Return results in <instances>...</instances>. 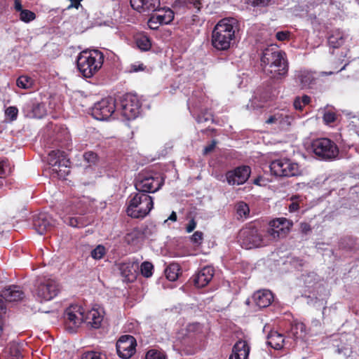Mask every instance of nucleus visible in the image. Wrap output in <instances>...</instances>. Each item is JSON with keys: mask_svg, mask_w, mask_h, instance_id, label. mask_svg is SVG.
<instances>
[{"mask_svg": "<svg viewBox=\"0 0 359 359\" xmlns=\"http://www.w3.org/2000/svg\"><path fill=\"white\" fill-rule=\"evenodd\" d=\"M156 18L155 16L152 14L148 20V25L151 29H157L161 24L158 23V22L154 19Z\"/></svg>", "mask_w": 359, "mask_h": 359, "instance_id": "nucleus-51", "label": "nucleus"}, {"mask_svg": "<svg viewBox=\"0 0 359 359\" xmlns=\"http://www.w3.org/2000/svg\"><path fill=\"white\" fill-rule=\"evenodd\" d=\"M288 158H280L273 161L270 164V170L272 174L276 176H278L279 175H283V172H282L287 163Z\"/></svg>", "mask_w": 359, "mask_h": 359, "instance_id": "nucleus-30", "label": "nucleus"}, {"mask_svg": "<svg viewBox=\"0 0 359 359\" xmlns=\"http://www.w3.org/2000/svg\"><path fill=\"white\" fill-rule=\"evenodd\" d=\"M293 121V117L285 109H279L270 114L265 121L268 125H276L279 129H286Z\"/></svg>", "mask_w": 359, "mask_h": 359, "instance_id": "nucleus-16", "label": "nucleus"}, {"mask_svg": "<svg viewBox=\"0 0 359 359\" xmlns=\"http://www.w3.org/2000/svg\"><path fill=\"white\" fill-rule=\"evenodd\" d=\"M136 46L141 51H148L151 48V42L149 36L144 34H139L135 39Z\"/></svg>", "mask_w": 359, "mask_h": 359, "instance_id": "nucleus-31", "label": "nucleus"}, {"mask_svg": "<svg viewBox=\"0 0 359 359\" xmlns=\"http://www.w3.org/2000/svg\"><path fill=\"white\" fill-rule=\"evenodd\" d=\"M154 208L153 198L149 194L137 191L132 193L127 201V215L134 219H143Z\"/></svg>", "mask_w": 359, "mask_h": 359, "instance_id": "nucleus-4", "label": "nucleus"}, {"mask_svg": "<svg viewBox=\"0 0 359 359\" xmlns=\"http://www.w3.org/2000/svg\"><path fill=\"white\" fill-rule=\"evenodd\" d=\"M252 298L257 306L266 308L273 302V294L269 290H260L254 293Z\"/></svg>", "mask_w": 359, "mask_h": 359, "instance_id": "nucleus-22", "label": "nucleus"}, {"mask_svg": "<svg viewBox=\"0 0 359 359\" xmlns=\"http://www.w3.org/2000/svg\"><path fill=\"white\" fill-rule=\"evenodd\" d=\"M16 83L19 88L26 89L31 86L32 79L27 76H20L17 79Z\"/></svg>", "mask_w": 359, "mask_h": 359, "instance_id": "nucleus-44", "label": "nucleus"}, {"mask_svg": "<svg viewBox=\"0 0 359 359\" xmlns=\"http://www.w3.org/2000/svg\"><path fill=\"white\" fill-rule=\"evenodd\" d=\"M238 239L242 247L246 249L259 248L269 244L265 231L259 229L252 223L240 230Z\"/></svg>", "mask_w": 359, "mask_h": 359, "instance_id": "nucleus-5", "label": "nucleus"}, {"mask_svg": "<svg viewBox=\"0 0 359 359\" xmlns=\"http://www.w3.org/2000/svg\"><path fill=\"white\" fill-rule=\"evenodd\" d=\"M285 167V169H284V170L282 171V172H283V175H279L278 177H290L301 175V170L299 164L292 162L290 159H288L287 163Z\"/></svg>", "mask_w": 359, "mask_h": 359, "instance_id": "nucleus-27", "label": "nucleus"}, {"mask_svg": "<svg viewBox=\"0 0 359 359\" xmlns=\"http://www.w3.org/2000/svg\"><path fill=\"white\" fill-rule=\"evenodd\" d=\"M180 266L177 263H171L165 270V274L170 281H175L178 278Z\"/></svg>", "mask_w": 359, "mask_h": 359, "instance_id": "nucleus-32", "label": "nucleus"}, {"mask_svg": "<svg viewBox=\"0 0 359 359\" xmlns=\"http://www.w3.org/2000/svg\"><path fill=\"white\" fill-rule=\"evenodd\" d=\"M254 6H264L268 4L271 0H248Z\"/></svg>", "mask_w": 359, "mask_h": 359, "instance_id": "nucleus-53", "label": "nucleus"}, {"mask_svg": "<svg viewBox=\"0 0 359 359\" xmlns=\"http://www.w3.org/2000/svg\"><path fill=\"white\" fill-rule=\"evenodd\" d=\"M18 109L15 107H8L6 111V115L11 118V121H14L17 118Z\"/></svg>", "mask_w": 359, "mask_h": 359, "instance_id": "nucleus-48", "label": "nucleus"}, {"mask_svg": "<svg viewBox=\"0 0 359 359\" xmlns=\"http://www.w3.org/2000/svg\"><path fill=\"white\" fill-rule=\"evenodd\" d=\"M251 168L248 165H241L228 170L225 173L227 183L231 186L241 185L248 181Z\"/></svg>", "mask_w": 359, "mask_h": 359, "instance_id": "nucleus-15", "label": "nucleus"}, {"mask_svg": "<svg viewBox=\"0 0 359 359\" xmlns=\"http://www.w3.org/2000/svg\"><path fill=\"white\" fill-rule=\"evenodd\" d=\"M136 339L129 334L121 336L116 344L117 354L123 359L130 358L136 352Z\"/></svg>", "mask_w": 359, "mask_h": 359, "instance_id": "nucleus-13", "label": "nucleus"}, {"mask_svg": "<svg viewBox=\"0 0 359 359\" xmlns=\"http://www.w3.org/2000/svg\"><path fill=\"white\" fill-rule=\"evenodd\" d=\"M46 115V105L43 103H36L32 107V116L41 118Z\"/></svg>", "mask_w": 359, "mask_h": 359, "instance_id": "nucleus-35", "label": "nucleus"}, {"mask_svg": "<svg viewBox=\"0 0 359 359\" xmlns=\"http://www.w3.org/2000/svg\"><path fill=\"white\" fill-rule=\"evenodd\" d=\"M327 41L329 46L332 48H339L345 42L344 34L339 29H332L328 33Z\"/></svg>", "mask_w": 359, "mask_h": 359, "instance_id": "nucleus-24", "label": "nucleus"}, {"mask_svg": "<svg viewBox=\"0 0 359 359\" xmlns=\"http://www.w3.org/2000/svg\"><path fill=\"white\" fill-rule=\"evenodd\" d=\"M145 359H167V355L162 350L152 348L146 353Z\"/></svg>", "mask_w": 359, "mask_h": 359, "instance_id": "nucleus-39", "label": "nucleus"}, {"mask_svg": "<svg viewBox=\"0 0 359 359\" xmlns=\"http://www.w3.org/2000/svg\"><path fill=\"white\" fill-rule=\"evenodd\" d=\"M196 222L194 218H192L188 223V224L186 226V231L187 233L192 232L195 228L196 227Z\"/></svg>", "mask_w": 359, "mask_h": 359, "instance_id": "nucleus-54", "label": "nucleus"}, {"mask_svg": "<svg viewBox=\"0 0 359 359\" xmlns=\"http://www.w3.org/2000/svg\"><path fill=\"white\" fill-rule=\"evenodd\" d=\"M295 82L302 89L311 88L317 79L316 73L309 69H300L295 72Z\"/></svg>", "mask_w": 359, "mask_h": 359, "instance_id": "nucleus-17", "label": "nucleus"}, {"mask_svg": "<svg viewBox=\"0 0 359 359\" xmlns=\"http://www.w3.org/2000/svg\"><path fill=\"white\" fill-rule=\"evenodd\" d=\"M184 2L187 8L195 13H199L203 7L201 0H184Z\"/></svg>", "mask_w": 359, "mask_h": 359, "instance_id": "nucleus-41", "label": "nucleus"}, {"mask_svg": "<svg viewBox=\"0 0 359 359\" xmlns=\"http://www.w3.org/2000/svg\"><path fill=\"white\" fill-rule=\"evenodd\" d=\"M48 161L53 168V171L57 173L59 177H64L69 172L67 170L69 160L66 158V153L59 149L52 150L48 154Z\"/></svg>", "mask_w": 359, "mask_h": 359, "instance_id": "nucleus-11", "label": "nucleus"}, {"mask_svg": "<svg viewBox=\"0 0 359 359\" xmlns=\"http://www.w3.org/2000/svg\"><path fill=\"white\" fill-rule=\"evenodd\" d=\"M311 149L318 159L325 161L335 160L339 154L337 144L327 137L313 140L311 143Z\"/></svg>", "mask_w": 359, "mask_h": 359, "instance_id": "nucleus-6", "label": "nucleus"}, {"mask_svg": "<svg viewBox=\"0 0 359 359\" xmlns=\"http://www.w3.org/2000/svg\"><path fill=\"white\" fill-rule=\"evenodd\" d=\"M71 4L68 6L67 9H70L72 8H75L76 9L79 8V7L81 6V1L82 0H69Z\"/></svg>", "mask_w": 359, "mask_h": 359, "instance_id": "nucleus-57", "label": "nucleus"}, {"mask_svg": "<svg viewBox=\"0 0 359 359\" xmlns=\"http://www.w3.org/2000/svg\"><path fill=\"white\" fill-rule=\"evenodd\" d=\"M293 105H294V107L295 108V109L299 110V111L303 110L302 103L300 101V97H297L294 99Z\"/></svg>", "mask_w": 359, "mask_h": 359, "instance_id": "nucleus-56", "label": "nucleus"}, {"mask_svg": "<svg viewBox=\"0 0 359 359\" xmlns=\"http://www.w3.org/2000/svg\"><path fill=\"white\" fill-rule=\"evenodd\" d=\"M177 214L175 211H172L170 215L168 217V219L172 221V222H176L177 221Z\"/></svg>", "mask_w": 359, "mask_h": 359, "instance_id": "nucleus-63", "label": "nucleus"}, {"mask_svg": "<svg viewBox=\"0 0 359 359\" xmlns=\"http://www.w3.org/2000/svg\"><path fill=\"white\" fill-rule=\"evenodd\" d=\"M70 211H72V212H75L76 213H78V214H83V210H77V209H75L74 208H71V210Z\"/></svg>", "mask_w": 359, "mask_h": 359, "instance_id": "nucleus-64", "label": "nucleus"}, {"mask_svg": "<svg viewBox=\"0 0 359 359\" xmlns=\"http://www.w3.org/2000/svg\"><path fill=\"white\" fill-rule=\"evenodd\" d=\"M60 290V285L55 280L43 278L37 280L35 294L40 302H47L55 298Z\"/></svg>", "mask_w": 359, "mask_h": 359, "instance_id": "nucleus-9", "label": "nucleus"}, {"mask_svg": "<svg viewBox=\"0 0 359 359\" xmlns=\"http://www.w3.org/2000/svg\"><path fill=\"white\" fill-rule=\"evenodd\" d=\"M267 339L268 344L273 348L280 350L283 347L285 337L278 332L275 330L271 331L268 334Z\"/></svg>", "mask_w": 359, "mask_h": 359, "instance_id": "nucleus-25", "label": "nucleus"}, {"mask_svg": "<svg viewBox=\"0 0 359 359\" xmlns=\"http://www.w3.org/2000/svg\"><path fill=\"white\" fill-rule=\"evenodd\" d=\"M104 58V54L99 50H83L77 57L78 69L84 77L91 78L102 67Z\"/></svg>", "mask_w": 359, "mask_h": 359, "instance_id": "nucleus-3", "label": "nucleus"}, {"mask_svg": "<svg viewBox=\"0 0 359 359\" xmlns=\"http://www.w3.org/2000/svg\"><path fill=\"white\" fill-rule=\"evenodd\" d=\"M0 297L8 302H14L22 300L25 294L21 287L18 285H9L5 287L0 292Z\"/></svg>", "mask_w": 359, "mask_h": 359, "instance_id": "nucleus-20", "label": "nucleus"}, {"mask_svg": "<svg viewBox=\"0 0 359 359\" xmlns=\"http://www.w3.org/2000/svg\"><path fill=\"white\" fill-rule=\"evenodd\" d=\"M115 109V100L112 97H107L94 104L91 109V114L95 119L104 121L111 117Z\"/></svg>", "mask_w": 359, "mask_h": 359, "instance_id": "nucleus-12", "label": "nucleus"}, {"mask_svg": "<svg viewBox=\"0 0 359 359\" xmlns=\"http://www.w3.org/2000/svg\"><path fill=\"white\" fill-rule=\"evenodd\" d=\"M232 350L233 352L238 353L243 359H248L250 348L246 341L240 339L233 345Z\"/></svg>", "mask_w": 359, "mask_h": 359, "instance_id": "nucleus-29", "label": "nucleus"}, {"mask_svg": "<svg viewBox=\"0 0 359 359\" xmlns=\"http://www.w3.org/2000/svg\"><path fill=\"white\" fill-rule=\"evenodd\" d=\"M293 222L285 217H278L272 219L265 231L269 238V243L285 238L290 232Z\"/></svg>", "mask_w": 359, "mask_h": 359, "instance_id": "nucleus-8", "label": "nucleus"}, {"mask_svg": "<svg viewBox=\"0 0 359 359\" xmlns=\"http://www.w3.org/2000/svg\"><path fill=\"white\" fill-rule=\"evenodd\" d=\"M35 18L36 14L29 10L23 9L20 12V19L24 22L28 23Z\"/></svg>", "mask_w": 359, "mask_h": 359, "instance_id": "nucleus-43", "label": "nucleus"}, {"mask_svg": "<svg viewBox=\"0 0 359 359\" xmlns=\"http://www.w3.org/2000/svg\"><path fill=\"white\" fill-rule=\"evenodd\" d=\"M143 233L138 229L135 228L127 233L124 236V242L128 245H135L139 242L140 238L142 237Z\"/></svg>", "mask_w": 359, "mask_h": 359, "instance_id": "nucleus-33", "label": "nucleus"}, {"mask_svg": "<svg viewBox=\"0 0 359 359\" xmlns=\"http://www.w3.org/2000/svg\"><path fill=\"white\" fill-rule=\"evenodd\" d=\"M65 222L73 227L81 228L86 226L81 217H68L65 219Z\"/></svg>", "mask_w": 359, "mask_h": 359, "instance_id": "nucleus-40", "label": "nucleus"}, {"mask_svg": "<svg viewBox=\"0 0 359 359\" xmlns=\"http://www.w3.org/2000/svg\"><path fill=\"white\" fill-rule=\"evenodd\" d=\"M12 167L11 163L7 158L0 161V178H6L12 172Z\"/></svg>", "mask_w": 359, "mask_h": 359, "instance_id": "nucleus-37", "label": "nucleus"}, {"mask_svg": "<svg viewBox=\"0 0 359 359\" xmlns=\"http://www.w3.org/2000/svg\"><path fill=\"white\" fill-rule=\"evenodd\" d=\"M154 266L151 262H144L140 266L142 275L145 278H149L153 274Z\"/></svg>", "mask_w": 359, "mask_h": 359, "instance_id": "nucleus-42", "label": "nucleus"}, {"mask_svg": "<svg viewBox=\"0 0 359 359\" xmlns=\"http://www.w3.org/2000/svg\"><path fill=\"white\" fill-rule=\"evenodd\" d=\"M216 141L215 140H212V142L204 147L203 149V154H208L209 153H210L211 151H212L214 150V149L215 148V146H216Z\"/></svg>", "mask_w": 359, "mask_h": 359, "instance_id": "nucleus-55", "label": "nucleus"}, {"mask_svg": "<svg viewBox=\"0 0 359 359\" xmlns=\"http://www.w3.org/2000/svg\"><path fill=\"white\" fill-rule=\"evenodd\" d=\"M299 209V205L297 202H292L290 204L288 210L290 212H294Z\"/></svg>", "mask_w": 359, "mask_h": 359, "instance_id": "nucleus-58", "label": "nucleus"}, {"mask_svg": "<svg viewBox=\"0 0 359 359\" xmlns=\"http://www.w3.org/2000/svg\"><path fill=\"white\" fill-rule=\"evenodd\" d=\"M14 3H15V9L17 11L21 12L22 10H23L22 6L21 4V1L20 0H14Z\"/></svg>", "mask_w": 359, "mask_h": 359, "instance_id": "nucleus-60", "label": "nucleus"}, {"mask_svg": "<svg viewBox=\"0 0 359 359\" xmlns=\"http://www.w3.org/2000/svg\"><path fill=\"white\" fill-rule=\"evenodd\" d=\"M84 311L79 305H72L65 312V320L67 329L74 332L76 329L83 322Z\"/></svg>", "mask_w": 359, "mask_h": 359, "instance_id": "nucleus-14", "label": "nucleus"}, {"mask_svg": "<svg viewBox=\"0 0 359 359\" xmlns=\"http://www.w3.org/2000/svg\"><path fill=\"white\" fill-rule=\"evenodd\" d=\"M210 118L208 117H205V116H198L197 118V122L198 123H204L205 121H208Z\"/></svg>", "mask_w": 359, "mask_h": 359, "instance_id": "nucleus-62", "label": "nucleus"}, {"mask_svg": "<svg viewBox=\"0 0 359 359\" xmlns=\"http://www.w3.org/2000/svg\"><path fill=\"white\" fill-rule=\"evenodd\" d=\"M81 359H107V357L100 352L87 351L83 353Z\"/></svg>", "mask_w": 359, "mask_h": 359, "instance_id": "nucleus-46", "label": "nucleus"}, {"mask_svg": "<svg viewBox=\"0 0 359 359\" xmlns=\"http://www.w3.org/2000/svg\"><path fill=\"white\" fill-rule=\"evenodd\" d=\"M236 212L238 219H246L250 215V208L248 205L243 202L239 201L235 205Z\"/></svg>", "mask_w": 359, "mask_h": 359, "instance_id": "nucleus-34", "label": "nucleus"}, {"mask_svg": "<svg viewBox=\"0 0 359 359\" xmlns=\"http://www.w3.org/2000/svg\"><path fill=\"white\" fill-rule=\"evenodd\" d=\"M157 12L153 15L155 19L161 25L170 24L175 17L174 12L170 8H163L156 10Z\"/></svg>", "mask_w": 359, "mask_h": 359, "instance_id": "nucleus-26", "label": "nucleus"}, {"mask_svg": "<svg viewBox=\"0 0 359 359\" xmlns=\"http://www.w3.org/2000/svg\"><path fill=\"white\" fill-rule=\"evenodd\" d=\"M306 334V325L303 323H294L291 324L288 334L294 339L303 338Z\"/></svg>", "mask_w": 359, "mask_h": 359, "instance_id": "nucleus-28", "label": "nucleus"}, {"mask_svg": "<svg viewBox=\"0 0 359 359\" xmlns=\"http://www.w3.org/2000/svg\"><path fill=\"white\" fill-rule=\"evenodd\" d=\"M141 106L136 95L127 93L121 100V113L127 120L135 119L140 113Z\"/></svg>", "mask_w": 359, "mask_h": 359, "instance_id": "nucleus-10", "label": "nucleus"}, {"mask_svg": "<svg viewBox=\"0 0 359 359\" xmlns=\"http://www.w3.org/2000/svg\"><path fill=\"white\" fill-rule=\"evenodd\" d=\"M106 254L105 248L102 245H97L95 249L91 251V257L95 259H102Z\"/></svg>", "mask_w": 359, "mask_h": 359, "instance_id": "nucleus-45", "label": "nucleus"}, {"mask_svg": "<svg viewBox=\"0 0 359 359\" xmlns=\"http://www.w3.org/2000/svg\"><path fill=\"white\" fill-rule=\"evenodd\" d=\"M300 229L302 233L304 234L309 233L310 231H311V225L307 222H302L300 224Z\"/></svg>", "mask_w": 359, "mask_h": 359, "instance_id": "nucleus-52", "label": "nucleus"}, {"mask_svg": "<svg viewBox=\"0 0 359 359\" xmlns=\"http://www.w3.org/2000/svg\"><path fill=\"white\" fill-rule=\"evenodd\" d=\"M55 221L46 214H39L34 219L33 226L36 231L43 235L50 231L55 226Z\"/></svg>", "mask_w": 359, "mask_h": 359, "instance_id": "nucleus-18", "label": "nucleus"}, {"mask_svg": "<svg viewBox=\"0 0 359 359\" xmlns=\"http://www.w3.org/2000/svg\"><path fill=\"white\" fill-rule=\"evenodd\" d=\"M103 316L97 309H93L84 313L83 322L92 328H100Z\"/></svg>", "mask_w": 359, "mask_h": 359, "instance_id": "nucleus-23", "label": "nucleus"}, {"mask_svg": "<svg viewBox=\"0 0 359 359\" xmlns=\"http://www.w3.org/2000/svg\"><path fill=\"white\" fill-rule=\"evenodd\" d=\"M261 63L264 72L271 78L278 79L287 74L288 62L285 52L271 46L263 50Z\"/></svg>", "mask_w": 359, "mask_h": 359, "instance_id": "nucleus-1", "label": "nucleus"}, {"mask_svg": "<svg viewBox=\"0 0 359 359\" xmlns=\"http://www.w3.org/2000/svg\"><path fill=\"white\" fill-rule=\"evenodd\" d=\"M239 29V24L233 18L219 20L212 32L211 43L218 50H226L231 47L235 39V34Z\"/></svg>", "mask_w": 359, "mask_h": 359, "instance_id": "nucleus-2", "label": "nucleus"}, {"mask_svg": "<svg viewBox=\"0 0 359 359\" xmlns=\"http://www.w3.org/2000/svg\"><path fill=\"white\" fill-rule=\"evenodd\" d=\"M290 37L289 31H280L276 34V38L280 41H288Z\"/></svg>", "mask_w": 359, "mask_h": 359, "instance_id": "nucleus-49", "label": "nucleus"}, {"mask_svg": "<svg viewBox=\"0 0 359 359\" xmlns=\"http://www.w3.org/2000/svg\"><path fill=\"white\" fill-rule=\"evenodd\" d=\"M243 357L240 355L238 353L233 352L229 356V359H243Z\"/></svg>", "mask_w": 359, "mask_h": 359, "instance_id": "nucleus-61", "label": "nucleus"}, {"mask_svg": "<svg viewBox=\"0 0 359 359\" xmlns=\"http://www.w3.org/2000/svg\"><path fill=\"white\" fill-rule=\"evenodd\" d=\"M83 158L86 162L95 164L98 159V156L95 152L89 151L83 154Z\"/></svg>", "mask_w": 359, "mask_h": 359, "instance_id": "nucleus-47", "label": "nucleus"}, {"mask_svg": "<svg viewBox=\"0 0 359 359\" xmlns=\"http://www.w3.org/2000/svg\"><path fill=\"white\" fill-rule=\"evenodd\" d=\"M9 355L7 359H22V355L21 353V348L19 344L16 343H11L8 347Z\"/></svg>", "mask_w": 359, "mask_h": 359, "instance_id": "nucleus-36", "label": "nucleus"}, {"mask_svg": "<svg viewBox=\"0 0 359 359\" xmlns=\"http://www.w3.org/2000/svg\"><path fill=\"white\" fill-rule=\"evenodd\" d=\"M300 101L302 103L303 108L308 105L311 102V97L306 95H303L302 97H300Z\"/></svg>", "mask_w": 359, "mask_h": 359, "instance_id": "nucleus-59", "label": "nucleus"}, {"mask_svg": "<svg viewBox=\"0 0 359 359\" xmlns=\"http://www.w3.org/2000/svg\"><path fill=\"white\" fill-rule=\"evenodd\" d=\"M203 239V232L198 231L194 232V233L191 236V242L195 244H201Z\"/></svg>", "mask_w": 359, "mask_h": 359, "instance_id": "nucleus-50", "label": "nucleus"}, {"mask_svg": "<svg viewBox=\"0 0 359 359\" xmlns=\"http://www.w3.org/2000/svg\"><path fill=\"white\" fill-rule=\"evenodd\" d=\"M132 8L140 13L156 11L160 6V0H130Z\"/></svg>", "mask_w": 359, "mask_h": 359, "instance_id": "nucleus-21", "label": "nucleus"}, {"mask_svg": "<svg viewBox=\"0 0 359 359\" xmlns=\"http://www.w3.org/2000/svg\"><path fill=\"white\" fill-rule=\"evenodd\" d=\"M215 274L213 267L206 266L193 276L192 280L194 285L197 287L206 286L212 279Z\"/></svg>", "mask_w": 359, "mask_h": 359, "instance_id": "nucleus-19", "label": "nucleus"}, {"mask_svg": "<svg viewBox=\"0 0 359 359\" xmlns=\"http://www.w3.org/2000/svg\"><path fill=\"white\" fill-rule=\"evenodd\" d=\"M337 114L334 108L326 109L324 111L323 119L326 124H331L337 121Z\"/></svg>", "mask_w": 359, "mask_h": 359, "instance_id": "nucleus-38", "label": "nucleus"}, {"mask_svg": "<svg viewBox=\"0 0 359 359\" xmlns=\"http://www.w3.org/2000/svg\"><path fill=\"white\" fill-rule=\"evenodd\" d=\"M164 184V179L158 173L149 171L139 173L135 180L137 191L148 194L158 191Z\"/></svg>", "mask_w": 359, "mask_h": 359, "instance_id": "nucleus-7", "label": "nucleus"}]
</instances>
